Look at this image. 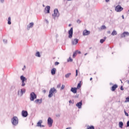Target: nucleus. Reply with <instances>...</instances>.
Masks as SVG:
<instances>
[{"mask_svg":"<svg viewBox=\"0 0 129 129\" xmlns=\"http://www.w3.org/2000/svg\"><path fill=\"white\" fill-rule=\"evenodd\" d=\"M53 93H57V90L55 88H51L49 92L48 97L51 98L53 96Z\"/></svg>","mask_w":129,"mask_h":129,"instance_id":"f257e3e1","label":"nucleus"},{"mask_svg":"<svg viewBox=\"0 0 129 129\" xmlns=\"http://www.w3.org/2000/svg\"><path fill=\"white\" fill-rule=\"evenodd\" d=\"M12 123L13 124V125H17L18 123H19V119L18 118V117L14 116L12 119Z\"/></svg>","mask_w":129,"mask_h":129,"instance_id":"f03ea898","label":"nucleus"},{"mask_svg":"<svg viewBox=\"0 0 129 129\" xmlns=\"http://www.w3.org/2000/svg\"><path fill=\"white\" fill-rule=\"evenodd\" d=\"M37 99V95L35 94V92H31L30 95V101H34L35 99Z\"/></svg>","mask_w":129,"mask_h":129,"instance_id":"7ed1b4c3","label":"nucleus"},{"mask_svg":"<svg viewBox=\"0 0 129 129\" xmlns=\"http://www.w3.org/2000/svg\"><path fill=\"white\" fill-rule=\"evenodd\" d=\"M20 79L22 81V85L21 86L24 87L25 85H26V84L25 83V81H27V79L26 77H24V76H21L20 77Z\"/></svg>","mask_w":129,"mask_h":129,"instance_id":"20e7f679","label":"nucleus"},{"mask_svg":"<svg viewBox=\"0 0 129 129\" xmlns=\"http://www.w3.org/2000/svg\"><path fill=\"white\" fill-rule=\"evenodd\" d=\"M60 14H59V11H58L57 9H55L54 10V14H52V17L56 18V17H59Z\"/></svg>","mask_w":129,"mask_h":129,"instance_id":"39448f33","label":"nucleus"},{"mask_svg":"<svg viewBox=\"0 0 129 129\" xmlns=\"http://www.w3.org/2000/svg\"><path fill=\"white\" fill-rule=\"evenodd\" d=\"M47 124L49 127H51L53 124V119L50 117L47 119Z\"/></svg>","mask_w":129,"mask_h":129,"instance_id":"423d86ee","label":"nucleus"},{"mask_svg":"<svg viewBox=\"0 0 129 129\" xmlns=\"http://www.w3.org/2000/svg\"><path fill=\"white\" fill-rule=\"evenodd\" d=\"M116 12H117V13H119L120 12H121V11H122V10H123V8H122V7H121V6H120V5H117L115 9Z\"/></svg>","mask_w":129,"mask_h":129,"instance_id":"0eeeda50","label":"nucleus"},{"mask_svg":"<svg viewBox=\"0 0 129 129\" xmlns=\"http://www.w3.org/2000/svg\"><path fill=\"white\" fill-rule=\"evenodd\" d=\"M73 36V28L72 27L70 30L69 31V39H72Z\"/></svg>","mask_w":129,"mask_h":129,"instance_id":"6e6552de","label":"nucleus"},{"mask_svg":"<svg viewBox=\"0 0 129 129\" xmlns=\"http://www.w3.org/2000/svg\"><path fill=\"white\" fill-rule=\"evenodd\" d=\"M26 92V89H22L21 90V91H19L18 94L19 95V96H22L24 93Z\"/></svg>","mask_w":129,"mask_h":129,"instance_id":"1a4fd4ad","label":"nucleus"},{"mask_svg":"<svg viewBox=\"0 0 129 129\" xmlns=\"http://www.w3.org/2000/svg\"><path fill=\"white\" fill-rule=\"evenodd\" d=\"M22 115L23 116V117H27L28 116V111L22 110Z\"/></svg>","mask_w":129,"mask_h":129,"instance_id":"9d476101","label":"nucleus"},{"mask_svg":"<svg viewBox=\"0 0 129 129\" xmlns=\"http://www.w3.org/2000/svg\"><path fill=\"white\" fill-rule=\"evenodd\" d=\"M72 45H77V44H78V39L77 38L72 39Z\"/></svg>","mask_w":129,"mask_h":129,"instance_id":"9b49d317","label":"nucleus"},{"mask_svg":"<svg viewBox=\"0 0 129 129\" xmlns=\"http://www.w3.org/2000/svg\"><path fill=\"white\" fill-rule=\"evenodd\" d=\"M90 34V31L85 30L83 32V36H88Z\"/></svg>","mask_w":129,"mask_h":129,"instance_id":"f8f14e48","label":"nucleus"},{"mask_svg":"<svg viewBox=\"0 0 129 129\" xmlns=\"http://www.w3.org/2000/svg\"><path fill=\"white\" fill-rule=\"evenodd\" d=\"M35 103H36V104H41V103H42V99H37L35 101H34Z\"/></svg>","mask_w":129,"mask_h":129,"instance_id":"ddd939ff","label":"nucleus"},{"mask_svg":"<svg viewBox=\"0 0 129 129\" xmlns=\"http://www.w3.org/2000/svg\"><path fill=\"white\" fill-rule=\"evenodd\" d=\"M76 106H77V107H78V108H81V107L82 106V101L77 103Z\"/></svg>","mask_w":129,"mask_h":129,"instance_id":"4468645a","label":"nucleus"},{"mask_svg":"<svg viewBox=\"0 0 129 129\" xmlns=\"http://www.w3.org/2000/svg\"><path fill=\"white\" fill-rule=\"evenodd\" d=\"M34 26V23L31 22L29 24V25L27 26V30H30V28H33Z\"/></svg>","mask_w":129,"mask_h":129,"instance_id":"2eb2a0df","label":"nucleus"},{"mask_svg":"<svg viewBox=\"0 0 129 129\" xmlns=\"http://www.w3.org/2000/svg\"><path fill=\"white\" fill-rule=\"evenodd\" d=\"M56 68H53L51 71V75H55L56 74Z\"/></svg>","mask_w":129,"mask_h":129,"instance_id":"dca6fc26","label":"nucleus"},{"mask_svg":"<svg viewBox=\"0 0 129 129\" xmlns=\"http://www.w3.org/2000/svg\"><path fill=\"white\" fill-rule=\"evenodd\" d=\"M71 91L73 93H77V88H72Z\"/></svg>","mask_w":129,"mask_h":129,"instance_id":"f3484780","label":"nucleus"},{"mask_svg":"<svg viewBox=\"0 0 129 129\" xmlns=\"http://www.w3.org/2000/svg\"><path fill=\"white\" fill-rule=\"evenodd\" d=\"M45 10L47 11V13L49 14L50 13V6H47L45 7Z\"/></svg>","mask_w":129,"mask_h":129,"instance_id":"a211bd4d","label":"nucleus"},{"mask_svg":"<svg viewBox=\"0 0 129 129\" xmlns=\"http://www.w3.org/2000/svg\"><path fill=\"white\" fill-rule=\"evenodd\" d=\"M117 87V85H114L112 87V89L111 90L112 91H114L115 90V89H116V88Z\"/></svg>","mask_w":129,"mask_h":129,"instance_id":"6ab92c4d","label":"nucleus"},{"mask_svg":"<svg viewBox=\"0 0 129 129\" xmlns=\"http://www.w3.org/2000/svg\"><path fill=\"white\" fill-rule=\"evenodd\" d=\"M42 122H43V121L42 120H40L37 124V126H40V125H42Z\"/></svg>","mask_w":129,"mask_h":129,"instance_id":"aec40b11","label":"nucleus"},{"mask_svg":"<svg viewBox=\"0 0 129 129\" xmlns=\"http://www.w3.org/2000/svg\"><path fill=\"white\" fill-rule=\"evenodd\" d=\"M123 126V123L122 121H120L119 122V126L121 128H122V126Z\"/></svg>","mask_w":129,"mask_h":129,"instance_id":"412c9836","label":"nucleus"},{"mask_svg":"<svg viewBox=\"0 0 129 129\" xmlns=\"http://www.w3.org/2000/svg\"><path fill=\"white\" fill-rule=\"evenodd\" d=\"M112 36H114L115 35H117V32L115 30H113L111 33Z\"/></svg>","mask_w":129,"mask_h":129,"instance_id":"4be33fe9","label":"nucleus"},{"mask_svg":"<svg viewBox=\"0 0 129 129\" xmlns=\"http://www.w3.org/2000/svg\"><path fill=\"white\" fill-rule=\"evenodd\" d=\"M105 40H106V37H104V39H101L100 42L101 43V44H102V43H103Z\"/></svg>","mask_w":129,"mask_h":129,"instance_id":"5701e85b","label":"nucleus"},{"mask_svg":"<svg viewBox=\"0 0 129 129\" xmlns=\"http://www.w3.org/2000/svg\"><path fill=\"white\" fill-rule=\"evenodd\" d=\"M35 56H36V57H41V55L40 54V52L37 51L35 54Z\"/></svg>","mask_w":129,"mask_h":129,"instance_id":"b1692460","label":"nucleus"},{"mask_svg":"<svg viewBox=\"0 0 129 129\" xmlns=\"http://www.w3.org/2000/svg\"><path fill=\"white\" fill-rule=\"evenodd\" d=\"M71 75V73H68L65 75V77L66 78H69Z\"/></svg>","mask_w":129,"mask_h":129,"instance_id":"393cba45","label":"nucleus"},{"mask_svg":"<svg viewBox=\"0 0 129 129\" xmlns=\"http://www.w3.org/2000/svg\"><path fill=\"white\" fill-rule=\"evenodd\" d=\"M8 25H11V24H12V22H11V17L8 18Z\"/></svg>","mask_w":129,"mask_h":129,"instance_id":"a878e982","label":"nucleus"},{"mask_svg":"<svg viewBox=\"0 0 129 129\" xmlns=\"http://www.w3.org/2000/svg\"><path fill=\"white\" fill-rule=\"evenodd\" d=\"M101 29V30H105V29H106V26H105V25H102Z\"/></svg>","mask_w":129,"mask_h":129,"instance_id":"bb28decb","label":"nucleus"},{"mask_svg":"<svg viewBox=\"0 0 129 129\" xmlns=\"http://www.w3.org/2000/svg\"><path fill=\"white\" fill-rule=\"evenodd\" d=\"M77 55V52L76 51V52H74L73 57L74 58H75V57H76Z\"/></svg>","mask_w":129,"mask_h":129,"instance_id":"cd10ccee","label":"nucleus"},{"mask_svg":"<svg viewBox=\"0 0 129 129\" xmlns=\"http://www.w3.org/2000/svg\"><path fill=\"white\" fill-rule=\"evenodd\" d=\"M124 37H125V34L123 32L121 34V38H124Z\"/></svg>","mask_w":129,"mask_h":129,"instance_id":"c85d7f7f","label":"nucleus"},{"mask_svg":"<svg viewBox=\"0 0 129 129\" xmlns=\"http://www.w3.org/2000/svg\"><path fill=\"white\" fill-rule=\"evenodd\" d=\"M72 61H73V59L71 57L68 59V62H72Z\"/></svg>","mask_w":129,"mask_h":129,"instance_id":"c756f323","label":"nucleus"},{"mask_svg":"<svg viewBox=\"0 0 129 129\" xmlns=\"http://www.w3.org/2000/svg\"><path fill=\"white\" fill-rule=\"evenodd\" d=\"M65 88V85H62L61 87L60 88V90H63Z\"/></svg>","mask_w":129,"mask_h":129,"instance_id":"7c9ffc66","label":"nucleus"},{"mask_svg":"<svg viewBox=\"0 0 129 129\" xmlns=\"http://www.w3.org/2000/svg\"><path fill=\"white\" fill-rule=\"evenodd\" d=\"M129 101V96L126 98V100H125V102H128Z\"/></svg>","mask_w":129,"mask_h":129,"instance_id":"2f4dec72","label":"nucleus"},{"mask_svg":"<svg viewBox=\"0 0 129 129\" xmlns=\"http://www.w3.org/2000/svg\"><path fill=\"white\" fill-rule=\"evenodd\" d=\"M124 112L125 113V115H126V116H128V113H127L126 112V111H125V110H124Z\"/></svg>","mask_w":129,"mask_h":129,"instance_id":"473e14b6","label":"nucleus"},{"mask_svg":"<svg viewBox=\"0 0 129 129\" xmlns=\"http://www.w3.org/2000/svg\"><path fill=\"white\" fill-rule=\"evenodd\" d=\"M80 87H81V84L80 83L78 84L77 88H79Z\"/></svg>","mask_w":129,"mask_h":129,"instance_id":"72a5a7b5","label":"nucleus"},{"mask_svg":"<svg viewBox=\"0 0 129 129\" xmlns=\"http://www.w3.org/2000/svg\"><path fill=\"white\" fill-rule=\"evenodd\" d=\"M125 36H129V33L128 32H124Z\"/></svg>","mask_w":129,"mask_h":129,"instance_id":"f704fd0d","label":"nucleus"},{"mask_svg":"<svg viewBox=\"0 0 129 129\" xmlns=\"http://www.w3.org/2000/svg\"><path fill=\"white\" fill-rule=\"evenodd\" d=\"M77 23H78V24H80V23H81V21H80V20L78 19L77 21Z\"/></svg>","mask_w":129,"mask_h":129,"instance_id":"c9c22d12","label":"nucleus"},{"mask_svg":"<svg viewBox=\"0 0 129 129\" xmlns=\"http://www.w3.org/2000/svg\"><path fill=\"white\" fill-rule=\"evenodd\" d=\"M3 41L4 43H5V44H7L8 40L7 39H4Z\"/></svg>","mask_w":129,"mask_h":129,"instance_id":"e433bc0d","label":"nucleus"},{"mask_svg":"<svg viewBox=\"0 0 129 129\" xmlns=\"http://www.w3.org/2000/svg\"><path fill=\"white\" fill-rule=\"evenodd\" d=\"M57 88H60L61 87V84H59L58 85H57Z\"/></svg>","mask_w":129,"mask_h":129,"instance_id":"4c0bfd02","label":"nucleus"},{"mask_svg":"<svg viewBox=\"0 0 129 129\" xmlns=\"http://www.w3.org/2000/svg\"><path fill=\"white\" fill-rule=\"evenodd\" d=\"M78 75V70H76V76H77Z\"/></svg>","mask_w":129,"mask_h":129,"instance_id":"58836bf2","label":"nucleus"},{"mask_svg":"<svg viewBox=\"0 0 129 129\" xmlns=\"http://www.w3.org/2000/svg\"><path fill=\"white\" fill-rule=\"evenodd\" d=\"M128 126H129V121H127L126 123V127H128Z\"/></svg>","mask_w":129,"mask_h":129,"instance_id":"ea45409f","label":"nucleus"},{"mask_svg":"<svg viewBox=\"0 0 129 129\" xmlns=\"http://www.w3.org/2000/svg\"><path fill=\"white\" fill-rule=\"evenodd\" d=\"M89 128V129H94V127L93 126H91Z\"/></svg>","mask_w":129,"mask_h":129,"instance_id":"a19ab883","label":"nucleus"},{"mask_svg":"<svg viewBox=\"0 0 129 129\" xmlns=\"http://www.w3.org/2000/svg\"><path fill=\"white\" fill-rule=\"evenodd\" d=\"M55 66L59 65V62H57V61L55 62Z\"/></svg>","mask_w":129,"mask_h":129,"instance_id":"79ce46f5","label":"nucleus"},{"mask_svg":"<svg viewBox=\"0 0 129 129\" xmlns=\"http://www.w3.org/2000/svg\"><path fill=\"white\" fill-rule=\"evenodd\" d=\"M0 2L2 4H4V3H5V0H0Z\"/></svg>","mask_w":129,"mask_h":129,"instance_id":"37998d69","label":"nucleus"},{"mask_svg":"<svg viewBox=\"0 0 129 129\" xmlns=\"http://www.w3.org/2000/svg\"><path fill=\"white\" fill-rule=\"evenodd\" d=\"M77 52L78 54H81V51H80L77 50Z\"/></svg>","mask_w":129,"mask_h":129,"instance_id":"c03bdc74","label":"nucleus"},{"mask_svg":"<svg viewBox=\"0 0 129 129\" xmlns=\"http://www.w3.org/2000/svg\"><path fill=\"white\" fill-rule=\"evenodd\" d=\"M120 89L121 90H123V88L122 87V86H121Z\"/></svg>","mask_w":129,"mask_h":129,"instance_id":"a18cd8bd","label":"nucleus"},{"mask_svg":"<svg viewBox=\"0 0 129 129\" xmlns=\"http://www.w3.org/2000/svg\"><path fill=\"white\" fill-rule=\"evenodd\" d=\"M45 22H46L47 24H49V21L47 20H45Z\"/></svg>","mask_w":129,"mask_h":129,"instance_id":"49530a36","label":"nucleus"},{"mask_svg":"<svg viewBox=\"0 0 129 129\" xmlns=\"http://www.w3.org/2000/svg\"><path fill=\"white\" fill-rule=\"evenodd\" d=\"M69 103H73V102H72V101L70 100L69 101Z\"/></svg>","mask_w":129,"mask_h":129,"instance_id":"de8ad7c7","label":"nucleus"},{"mask_svg":"<svg viewBox=\"0 0 129 129\" xmlns=\"http://www.w3.org/2000/svg\"><path fill=\"white\" fill-rule=\"evenodd\" d=\"M44 126H45L44 125H41L40 127H44Z\"/></svg>","mask_w":129,"mask_h":129,"instance_id":"09e8293b","label":"nucleus"},{"mask_svg":"<svg viewBox=\"0 0 129 129\" xmlns=\"http://www.w3.org/2000/svg\"><path fill=\"white\" fill-rule=\"evenodd\" d=\"M105 2H106V3H108V2H109V0H105Z\"/></svg>","mask_w":129,"mask_h":129,"instance_id":"8fccbe9b","label":"nucleus"},{"mask_svg":"<svg viewBox=\"0 0 129 129\" xmlns=\"http://www.w3.org/2000/svg\"><path fill=\"white\" fill-rule=\"evenodd\" d=\"M107 33H108V34H110V31H108L107 32Z\"/></svg>","mask_w":129,"mask_h":129,"instance_id":"3c124183","label":"nucleus"},{"mask_svg":"<svg viewBox=\"0 0 129 129\" xmlns=\"http://www.w3.org/2000/svg\"><path fill=\"white\" fill-rule=\"evenodd\" d=\"M43 92H44V93H46V90H43Z\"/></svg>","mask_w":129,"mask_h":129,"instance_id":"603ef678","label":"nucleus"},{"mask_svg":"<svg viewBox=\"0 0 129 129\" xmlns=\"http://www.w3.org/2000/svg\"><path fill=\"white\" fill-rule=\"evenodd\" d=\"M122 19H124V16H123V15H122Z\"/></svg>","mask_w":129,"mask_h":129,"instance_id":"864d4df0","label":"nucleus"},{"mask_svg":"<svg viewBox=\"0 0 129 129\" xmlns=\"http://www.w3.org/2000/svg\"><path fill=\"white\" fill-rule=\"evenodd\" d=\"M66 129H71V127H69L67 128Z\"/></svg>","mask_w":129,"mask_h":129,"instance_id":"5fc2aeb1","label":"nucleus"},{"mask_svg":"<svg viewBox=\"0 0 129 129\" xmlns=\"http://www.w3.org/2000/svg\"><path fill=\"white\" fill-rule=\"evenodd\" d=\"M85 56H86V55H87V53H85Z\"/></svg>","mask_w":129,"mask_h":129,"instance_id":"6e6d98bb","label":"nucleus"},{"mask_svg":"<svg viewBox=\"0 0 129 129\" xmlns=\"http://www.w3.org/2000/svg\"><path fill=\"white\" fill-rule=\"evenodd\" d=\"M90 80L91 81V80H92V78H91L90 79Z\"/></svg>","mask_w":129,"mask_h":129,"instance_id":"4d7b16f0","label":"nucleus"},{"mask_svg":"<svg viewBox=\"0 0 129 129\" xmlns=\"http://www.w3.org/2000/svg\"><path fill=\"white\" fill-rule=\"evenodd\" d=\"M69 27H71V24H69Z\"/></svg>","mask_w":129,"mask_h":129,"instance_id":"13d9d810","label":"nucleus"},{"mask_svg":"<svg viewBox=\"0 0 129 129\" xmlns=\"http://www.w3.org/2000/svg\"><path fill=\"white\" fill-rule=\"evenodd\" d=\"M127 83H128V84H129V80L127 81Z\"/></svg>","mask_w":129,"mask_h":129,"instance_id":"bf43d9fd","label":"nucleus"},{"mask_svg":"<svg viewBox=\"0 0 129 129\" xmlns=\"http://www.w3.org/2000/svg\"><path fill=\"white\" fill-rule=\"evenodd\" d=\"M26 67V66H24V68H25Z\"/></svg>","mask_w":129,"mask_h":129,"instance_id":"052dcab7","label":"nucleus"},{"mask_svg":"<svg viewBox=\"0 0 129 129\" xmlns=\"http://www.w3.org/2000/svg\"><path fill=\"white\" fill-rule=\"evenodd\" d=\"M120 81H121V80H120Z\"/></svg>","mask_w":129,"mask_h":129,"instance_id":"680f3d73","label":"nucleus"},{"mask_svg":"<svg viewBox=\"0 0 129 129\" xmlns=\"http://www.w3.org/2000/svg\"><path fill=\"white\" fill-rule=\"evenodd\" d=\"M121 83H122V81H121Z\"/></svg>","mask_w":129,"mask_h":129,"instance_id":"e2e57ef3","label":"nucleus"},{"mask_svg":"<svg viewBox=\"0 0 129 129\" xmlns=\"http://www.w3.org/2000/svg\"><path fill=\"white\" fill-rule=\"evenodd\" d=\"M68 1H71V0H68Z\"/></svg>","mask_w":129,"mask_h":129,"instance_id":"0e129e2a","label":"nucleus"},{"mask_svg":"<svg viewBox=\"0 0 129 129\" xmlns=\"http://www.w3.org/2000/svg\"><path fill=\"white\" fill-rule=\"evenodd\" d=\"M23 70H24V69H23Z\"/></svg>","mask_w":129,"mask_h":129,"instance_id":"69168bd1","label":"nucleus"}]
</instances>
